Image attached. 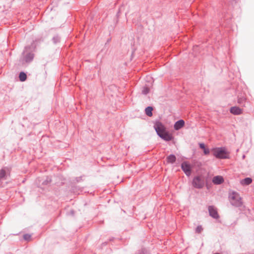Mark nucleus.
<instances>
[{
  "label": "nucleus",
  "instance_id": "nucleus-25",
  "mask_svg": "<svg viewBox=\"0 0 254 254\" xmlns=\"http://www.w3.org/2000/svg\"><path fill=\"white\" fill-rule=\"evenodd\" d=\"M76 182H79L82 181V177H78L75 178Z\"/></svg>",
  "mask_w": 254,
  "mask_h": 254
},
{
  "label": "nucleus",
  "instance_id": "nucleus-10",
  "mask_svg": "<svg viewBox=\"0 0 254 254\" xmlns=\"http://www.w3.org/2000/svg\"><path fill=\"white\" fill-rule=\"evenodd\" d=\"M224 181V178L221 176H216L213 178L212 183L214 185L222 184Z\"/></svg>",
  "mask_w": 254,
  "mask_h": 254
},
{
  "label": "nucleus",
  "instance_id": "nucleus-17",
  "mask_svg": "<svg viewBox=\"0 0 254 254\" xmlns=\"http://www.w3.org/2000/svg\"><path fill=\"white\" fill-rule=\"evenodd\" d=\"M252 182V179L251 178H246L241 181V183L243 185H249Z\"/></svg>",
  "mask_w": 254,
  "mask_h": 254
},
{
  "label": "nucleus",
  "instance_id": "nucleus-21",
  "mask_svg": "<svg viewBox=\"0 0 254 254\" xmlns=\"http://www.w3.org/2000/svg\"><path fill=\"white\" fill-rule=\"evenodd\" d=\"M149 88L148 87L144 86L142 88V93L144 95H147L148 93H149Z\"/></svg>",
  "mask_w": 254,
  "mask_h": 254
},
{
  "label": "nucleus",
  "instance_id": "nucleus-15",
  "mask_svg": "<svg viewBox=\"0 0 254 254\" xmlns=\"http://www.w3.org/2000/svg\"><path fill=\"white\" fill-rule=\"evenodd\" d=\"M176 157L174 154H170L167 157V162L171 164H173L176 162Z\"/></svg>",
  "mask_w": 254,
  "mask_h": 254
},
{
  "label": "nucleus",
  "instance_id": "nucleus-19",
  "mask_svg": "<svg viewBox=\"0 0 254 254\" xmlns=\"http://www.w3.org/2000/svg\"><path fill=\"white\" fill-rule=\"evenodd\" d=\"M61 37L58 34H56L54 36L52 41L54 44H57L61 42Z\"/></svg>",
  "mask_w": 254,
  "mask_h": 254
},
{
  "label": "nucleus",
  "instance_id": "nucleus-22",
  "mask_svg": "<svg viewBox=\"0 0 254 254\" xmlns=\"http://www.w3.org/2000/svg\"><path fill=\"white\" fill-rule=\"evenodd\" d=\"M44 39L42 37H40V38H36L31 44H34V45L36 46V43H40L41 42L43 41Z\"/></svg>",
  "mask_w": 254,
  "mask_h": 254
},
{
  "label": "nucleus",
  "instance_id": "nucleus-12",
  "mask_svg": "<svg viewBox=\"0 0 254 254\" xmlns=\"http://www.w3.org/2000/svg\"><path fill=\"white\" fill-rule=\"evenodd\" d=\"M160 138L165 141H169L173 139V136L168 131H166L162 135H161Z\"/></svg>",
  "mask_w": 254,
  "mask_h": 254
},
{
  "label": "nucleus",
  "instance_id": "nucleus-13",
  "mask_svg": "<svg viewBox=\"0 0 254 254\" xmlns=\"http://www.w3.org/2000/svg\"><path fill=\"white\" fill-rule=\"evenodd\" d=\"M238 103L241 106L245 107L246 106V98L244 95L238 96Z\"/></svg>",
  "mask_w": 254,
  "mask_h": 254
},
{
  "label": "nucleus",
  "instance_id": "nucleus-9",
  "mask_svg": "<svg viewBox=\"0 0 254 254\" xmlns=\"http://www.w3.org/2000/svg\"><path fill=\"white\" fill-rule=\"evenodd\" d=\"M185 125V122L183 120H179L175 123L174 125V128L176 130H179L184 127Z\"/></svg>",
  "mask_w": 254,
  "mask_h": 254
},
{
  "label": "nucleus",
  "instance_id": "nucleus-16",
  "mask_svg": "<svg viewBox=\"0 0 254 254\" xmlns=\"http://www.w3.org/2000/svg\"><path fill=\"white\" fill-rule=\"evenodd\" d=\"M153 108L151 106L147 107L145 109V114L148 117H151L153 115L152 111Z\"/></svg>",
  "mask_w": 254,
  "mask_h": 254
},
{
  "label": "nucleus",
  "instance_id": "nucleus-11",
  "mask_svg": "<svg viewBox=\"0 0 254 254\" xmlns=\"http://www.w3.org/2000/svg\"><path fill=\"white\" fill-rule=\"evenodd\" d=\"M230 112L235 115H239L242 113V110L237 106L232 107L230 108Z\"/></svg>",
  "mask_w": 254,
  "mask_h": 254
},
{
  "label": "nucleus",
  "instance_id": "nucleus-18",
  "mask_svg": "<svg viewBox=\"0 0 254 254\" xmlns=\"http://www.w3.org/2000/svg\"><path fill=\"white\" fill-rule=\"evenodd\" d=\"M19 78L20 81H25L27 79L26 74L23 71H21L19 74Z\"/></svg>",
  "mask_w": 254,
  "mask_h": 254
},
{
  "label": "nucleus",
  "instance_id": "nucleus-2",
  "mask_svg": "<svg viewBox=\"0 0 254 254\" xmlns=\"http://www.w3.org/2000/svg\"><path fill=\"white\" fill-rule=\"evenodd\" d=\"M213 155L217 159H224L230 158L229 153L223 147H216L212 149Z\"/></svg>",
  "mask_w": 254,
  "mask_h": 254
},
{
  "label": "nucleus",
  "instance_id": "nucleus-20",
  "mask_svg": "<svg viewBox=\"0 0 254 254\" xmlns=\"http://www.w3.org/2000/svg\"><path fill=\"white\" fill-rule=\"evenodd\" d=\"M52 181L51 178L49 177H47L46 179L42 182V185H47Z\"/></svg>",
  "mask_w": 254,
  "mask_h": 254
},
{
  "label": "nucleus",
  "instance_id": "nucleus-7",
  "mask_svg": "<svg viewBox=\"0 0 254 254\" xmlns=\"http://www.w3.org/2000/svg\"><path fill=\"white\" fill-rule=\"evenodd\" d=\"M181 169L185 173L186 175L189 177L191 173V168L190 165L186 161L183 162L181 164Z\"/></svg>",
  "mask_w": 254,
  "mask_h": 254
},
{
  "label": "nucleus",
  "instance_id": "nucleus-1",
  "mask_svg": "<svg viewBox=\"0 0 254 254\" xmlns=\"http://www.w3.org/2000/svg\"><path fill=\"white\" fill-rule=\"evenodd\" d=\"M35 50V46L34 44H31L29 46H27L25 47L23 50L22 56L20 58V61L24 63H31L34 57V54L33 52Z\"/></svg>",
  "mask_w": 254,
  "mask_h": 254
},
{
  "label": "nucleus",
  "instance_id": "nucleus-14",
  "mask_svg": "<svg viewBox=\"0 0 254 254\" xmlns=\"http://www.w3.org/2000/svg\"><path fill=\"white\" fill-rule=\"evenodd\" d=\"M199 147L201 149H203V153H204V154L205 155H207V154H208L209 153V152H210L209 149V148H206L205 147V145L204 143H199Z\"/></svg>",
  "mask_w": 254,
  "mask_h": 254
},
{
  "label": "nucleus",
  "instance_id": "nucleus-24",
  "mask_svg": "<svg viewBox=\"0 0 254 254\" xmlns=\"http://www.w3.org/2000/svg\"><path fill=\"white\" fill-rule=\"evenodd\" d=\"M203 229L201 227V226H198L195 229V232L197 233H200L202 231Z\"/></svg>",
  "mask_w": 254,
  "mask_h": 254
},
{
  "label": "nucleus",
  "instance_id": "nucleus-26",
  "mask_svg": "<svg viewBox=\"0 0 254 254\" xmlns=\"http://www.w3.org/2000/svg\"><path fill=\"white\" fill-rule=\"evenodd\" d=\"M70 212V213H71L72 215H73V214H74V211H73V210H71Z\"/></svg>",
  "mask_w": 254,
  "mask_h": 254
},
{
  "label": "nucleus",
  "instance_id": "nucleus-6",
  "mask_svg": "<svg viewBox=\"0 0 254 254\" xmlns=\"http://www.w3.org/2000/svg\"><path fill=\"white\" fill-rule=\"evenodd\" d=\"M154 127L157 135L160 137L167 131L165 126L159 121L156 122Z\"/></svg>",
  "mask_w": 254,
  "mask_h": 254
},
{
  "label": "nucleus",
  "instance_id": "nucleus-8",
  "mask_svg": "<svg viewBox=\"0 0 254 254\" xmlns=\"http://www.w3.org/2000/svg\"><path fill=\"white\" fill-rule=\"evenodd\" d=\"M209 215L214 219H218L219 215L218 213L216 208L213 205H210L208 207Z\"/></svg>",
  "mask_w": 254,
  "mask_h": 254
},
{
  "label": "nucleus",
  "instance_id": "nucleus-23",
  "mask_svg": "<svg viewBox=\"0 0 254 254\" xmlns=\"http://www.w3.org/2000/svg\"><path fill=\"white\" fill-rule=\"evenodd\" d=\"M23 238L25 241H29L31 239V235L28 234H25L23 235Z\"/></svg>",
  "mask_w": 254,
  "mask_h": 254
},
{
  "label": "nucleus",
  "instance_id": "nucleus-3",
  "mask_svg": "<svg viewBox=\"0 0 254 254\" xmlns=\"http://www.w3.org/2000/svg\"><path fill=\"white\" fill-rule=\"evenodd\" d=\"M231 204L237 207L242 206L243 202L242 201V198L240 194L235 191L232 192V193L229 196Z\"/></svg>",
  "mask_w": 254,
  "mask_h": 254
},
{
  "label": "nucleus",
  "instance_id": "nucleus-4",
  "mask_svg": "<svg viewBox=\"0 0 254 254\" xmlns=\"http://www.w3.org/2000/svg\"><path fill=\"white\" fill-rule=\"evenodd\" d=\"M204 185V180L199 176H195L192 181V186L197 189H202Z\"/></svg>",
  "mask_w": 254,
  "mask_h": 254
},
{
  "label": "nucleus",
  "instance_id": "nucleus-5",
  "mask_svg": "<svg viewBox=\"0 0 254 254\" xmlns=\"http://www.w3.org/2000/svg\"><path fill=\"white\" fill-rule=\"evenodd\" d=\"M10 176V169L7 167H3L0 169V184L2 181L6 180Z\"/></svg>",
  "mask_w": 254,
  "mask_h": 254
}]
</instances>
